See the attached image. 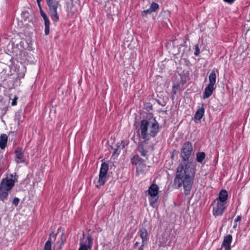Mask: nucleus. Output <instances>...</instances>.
<instances>
[{"label": "nucleus", "mask_w": 250, "mask_h": 250, "mask_svg": "<svg viewBox=\"0 0 250 250\" xmlns=\"http://www.w3.org/2000/svg\"><path fill=\"white\" fill-rule=\"evenodd\" d=\"M192 150V146L189 142H187L183 145L181 153L183 160L177 168L174 181V185L177 188L183 186L186 195L190 193L195 174V167L188 161Z\"/></svg>", "instance_id": "f257e3e1"}, {"label": "nucleus", "mask_w": 250, "mask_h": 250, "mask_svg": "<svg viewBox=\"0 0 250 250\" xmlns=\"http://www.w3.org/2000/svg\"><path fill=\"white\" fill-rule=\"evenodd\" d=\"M159 129L157 122L154 120H143L141 122L140 130L142 138L147 141L150 137H155Z\"/></svg>", "instance_id": "f03ea898"}, {"label": "nucleus", "mask_w": 250, "mask_h": 250, "mask_svg": "<svg viewBox=\"0 0 250 250\" xmlns=\"http://www.w3.org/2000/svg\"><path fill=\"white\" fill-rule=\"evenodd\" d=\"M49 7V13L51 19L54 22L59 20V15L58 9L61 6L59 2L56 0H46Z\"/></svg>", "instance_id": "7ed1b4c3"}, {"label": "nucleus", "mask_w": 250, "mask_h": 250, "mask_svg": "<svg viewBox=\"0 0 250 250\" xmlns=\"http://www.w3.org/2000/svg\"><path fill=\"white\" fill-rule=\"evenodd\" d=\"M209 83L206 87L203 94V98H209L213 93L215 89V84L216 81V75L214 70H212L208 77Z\"/></svg>", "instance_id": "20e7f679"}, {"label": "nucleus", "mask_w": 250, "mask_h": 250, "mask_svg": "<svg viewBox=\"0 0 250 250\" xmlns=\"http://www.w3.org/2000/svg\"><path fill=\"white\" fill-rule=\"evenodd\" d=\"M108 170V165L106 163H103L101 165L99 175L98 184L96 185L97 188H99L101 186L104 185L107 178V174Z\"/></svg>", "instance_id": "39448f33"}, {"label": "nucleus", "mask_w": 250, "mask_h": 250, "mask_svg": "<svg viewBox=\"0 0 250 250\" xmlns=\"http://www.w3.org/2000/svg\"><path fill=\"white\" fill-rule=\"evenodd\" d=\"M211 206H212L213 214L215 217L222 215L227 207L226 204L225 203L215 200L213 202Z\"/></svg>", "instance_id": "423d86ee"}, {"label": "nucleus", "mask_w": 250, "mask_h": 250, "mask_svg": "<svg viewBox=\"0 0 250 250\" xmlns=\"http://www.w3.org/2000/svg\"><path fill=\"white\" fill-rule=\"evenodd\" d=\"M15 161L17 164L23 163L25 161V157L24 152L21 147H18L14 151Z\"/></svg>", "instance_id": "0eeeda50"}, {"label": "nucleus", "mask_w": 250, "mask_h": 250, "mask_svg": "<svg viewBox=\"0 0 250 250\" xmlns=\"http://www.w3.org/2000/svg\"><path fill=\"white\" fill-rule=\"evenodd\" d=\"M16 178L14 180L11 179H3L0 184V187L9 191L14 186Z\"/></svg>", "instance_id": "6e6552de"}, {"label": "nucleus", "mask_w": 250, "mask_h": 250, "mask_svg": "<svg viewBox=\"0 0 250 250\" xmlns=\"http://www.w3.org/2000/svg\"><path fill=\"white\" fill-rule=\"evenodd\" d=\"M80 244V247L79 250H90L93 244V238L92 236L88 235L85 243L81 242Z\"/></svg>", "instance_id": "1a4fd4ad"}, {"label": "nucleus", "mask_w": 250, "mask_h": 250, "mask_svg": "<svg viewBox=\"0 0 250 250\" xmlns=\"http://www.w3.org/2000/svg\"><path fill=\"white\" fill-rule=\"evenodd\" d=\"M41 16L42 17L45 26L44 33L45 35H48L50 32V21L46 15V14L42 10H41L40 12Z\"/></svg>", "instance_id": "9d476101"}, {"label": "nucleus", "mask_w": 250, "mask_h": 250, "mask_svg": "<svg viewBox=\"0 0 250 250\" xmlns=\"http://www.w3.org/2000/svg\"><path fill=\"white\" fill-rule=\"evenodd\" d=\"M41 16L42 17L45 26L44 33L45 35H48L50 32V21L46 15V14L42 10H41L40 12Z\"/></svg>", "instance_id": "9b49d317"}, {"label": "nucleus", "mask_w": 250, "mask_h": 250, "mask_svg": "<svg viewBox=\"0 0 250 250\" xmlns=\"http://www.w3.org/2000/svg\"><path fill=\"white\" fill-rule=\"evenodd\" d=\"M159 187L155 184H152L147 190L148 195L152 198L157 197L158 194Z\"/></svg>", "instance_id": "f8f14e48"}, {"label": "nucleus", "mask_w": 250, "mask_h": 250, "mask_svg": "<svg viewBox=\"0 0 250 250\" xmlns=\"http://www.w3.org/2000/svg\"><path fill=\"white\" fill-rule=\"evenodd\" d=\"M232 240V237L231 235L228 234L226 235L224 238L222 245V248H225V250H230V244L231 243Z\"/></svg>", "instance_id": "ddd939ff"}, {"label": "nucleus", "mask_w": 250, "mask_h": 250, "mask_svg": "<svg viewBox=\"0 0 250 250\" xmlns=\"http://www.w3.org/2000/svg\"><path fill=\"white\" fill-rule=\"evenodd\" d=\"M139 235L142 238L143 246H145L148 240V232L146 229L142 228L139 231Z\"/></svg>", "instance_id": "4468645a"}, {"label": "nucleus", "mask_w": 250, "mask_h": 250, "mask_svg": "<svg viewBox=\"0 0 250 250\" xmlns=\"http://www.w3.org/2000/svg\"><path fill=\"white\" fill-rule=\"evenodd\" d=\"M228 197V194L227 191L226 190L222 189L220 191L218 198L215 200L226 204Z\"/></svg>", "instance_id": "2eb2a0df"}, {"label": "nucleus", "mask_w": 250, "mask_h": 250, "mask_svg": "<svg viewBox=\"0 0 250 250\" xmlns=\"http://www.w3.org/2000/svg\"><path fill=\"white\" fill-rule=\"evenodd\" d=\"M146 141H144L142 142L139 146L138 150L141 154L144 156H146L147 153V148L146 147Z\"/></svg>", "instance_id": "dca6fc26"}, {"label": "nucleus", "mask_w": 250, "mask_h": 250, "mask_svg": "<svg viewBox=\"0 0 250 250\" xmlns=\"http://www.w3.org/2000/svg\"><path fill=\"white\" fill-rule=\"evenodd\" d=\"M121 146H122L123 148H124L125 146L124 141H122L120 144L118 143L117 144H116L115 146L111 147L112 149L113 150V155H117L119 154L120 151L119 150V149L120 147Z\"/></svg>", "instance_id": "f3484780"}, {"label": "nucleus", "mask_w": 250, "mask_h": 250, "mask_svg": "<svg viewBox=\"0 0 250 250\" xmlns=\"http://www.w3.org/2000/svg\"><path fill=\"white\" fill-rule=\"evenodd\" d=\"M7 136L6 134H1L0 136V147L4 149L7 144Z\"/></svg>", "instance_id": "a211bd4d"}, {"label": "nucleus", "mask_w": 250, "mask_h": 250, "mask_svg": "<svg viewBox=\"0 0 250 250\" xmlns=\"http://www.w3.org/2000/svg\"><path fill=\"white\" fill-rule=\"evenodd\" d=\"M205 113V108L204 107H202L199 108L196 112L194 115V118L196 120H200L203 117Z\"/></svg>", "instance_id": "6ab92c4d"}, {"label": "nucleus", "mask_w": 250, "mask_h": 250, "mask_svg": "<svg viewBox=\"0 0 250 250\" xmlns=\"http://www.w3.org/2000/svg\"><path fill=\"white\" fill-rule=\"evenodd\" d=\"M8 195V191L0 187V201H3L7 199Z\"/></svg>", "instance_id": "aec40b11"}, {"label": "nucleus", "mask_w": 250, "mask_h": 250, "mask_svg": "<svg viewBox=\"0 0 250 250\" xmlns=\"http://www.w3.org/2000/svg\"><path fill=\"white\" fill-rule=\"evenodd\" d=\"M206 156V154L203 152H198L196 154V160L198 162L202 163Z\"/></svg>", "instance_id": "412c9836"}, {"label": "nucleus", "mask_w": 250, "mask_h": 250, "mask_svg": "<svg viewBox=\"0 0 250 250\" xmlns=\"http://www.w3.org/2000/svg\"><path fill=\"white\" fill-rule=\"evenodd\" d=\"M52 238L50 237L48 240L46 241L45 246L44 250H52Z\"/></svg>", "instance_id": "4be33fe9"}, {"label": "nucleus", "mask_w": 250, "mask_h": 250, "mask_svg": "<svg viewBox=\"0 0 250 250\" xmlns=\"http://www.w3.org/2000/svg\"><path fill=\"white\" fill-rule=\"evenodd\" d=\"M159 8V5L156 2H152L151 4L150 8L153 12H155Z\"/></svg>", "instance_id": "5701e85b"}, {"label": "nucleus", "mask_w": 250, "mask_h": 250, "mask_svg": "<svg viewBox=\"0 0 250 250\" xmlns=\"http://www.w3.org/2000/svg\"><path fill=\"white\" fill-rule=\"evenodd\" d=\"M157 199H158V197L156 198H152L151 197V198L149 199V203H150V205L153 207H154V205L155 204V203H156L157 201Z\"/></svg>", "instance_id": "b1692460"}, {"label": "nucleus", "mask_w": 250, "mask_h": 250, "mask_svg": "<svg viewBox=\"0 0 250 250\" xmlns=\"http://www.w3.org/2000/svg\"><path fill=\"white\" fill-rule=\"evenodd\" d=\"M179 88V85L178 84H174L172 86V93L173 94H175L177 92V90Z\"/></svg>", "instance_id": "393cba45"}, {"label": "nucleus", "mask_w": 250, "mask_h": 250, "mask_svg": "<svg viewBox=\"0 0 250 250\" xmlns=\"http://www.w3.org/2000/svg\"><path fill=\"white\" fill-rule=\"evenodd\" d=\"M194 49L195 50V51L194 52V55L196 56H198L199 54H200V49H199V48L198 45H195Z\"/></svg>", "instance_id": "a878e982"}, {"label": "nucleus", "mask_w": 250, "mask_h": 250, "mask_svg": "<svg viewBox=\"0 0 250 250\" xmlns=\"http://www.w3.org/2000/svg\"><path fill=\"white\" fill-rule=\"evenodd\" d=\"M20 200L18 198L15 197L14 198L12 201V203L13 205H14L15 206H17L18 205L19 203Z\"/></svg>", "instance_id": "bb28decb"}, {"label": "nucleus", "mask_w": 250, "mask_h": 250, "mask_svg": "<svg viewBox=\"0 0 250 250\" xmlns=\"http://www.w3.org/2000/svg\"><path fill=\"white\" fill-rule=\"evenodd\" d=\"M18 99V97L17 96H15L14 98V99L12 100V102L11 103V105L12 106L16 105L17 104V101Z\"/></svg>", "instance_id": "cd10ccee"}, {"label": "nucleus", "mask_w": 250, "mask_h": 250, "mask_svg": "<svg viewBox=\"0 0 250 250\" xmlns=\"http://www.w3.org/2000/svg\"><path fill=\"white\" fill-rule=\"evenodd\" d=\"M143 12L144 13H146V14H150L151 13H152V11H151V9L149 8V9L146 10H144L143 11Z\"/></svg>", "instance_id": "c85d7f7f"}, {"label": "nucleus", "mask_w": 250, "mask_h": 250, "mask_svg": "<svg viewBox=\"0 0 250 250\" xmlns=\"http://www.w3.org/2000/svg\"><path fill=\"white\" fill-rule=\"evenodd\" d=\"M235 0H224V1L229 4H232Z\"/></svg>", "instance_id": "c756f323"}, {"label": "nucleus", "mask_w": 250, "mask_h": 250, "mask_svg": "<svg viewBox=\"0 0 250 250\" xmlns=\"http://www.w3.org/2000/svg\"><path fill=\"white\" fill-rule=\"evenodd\" d=\"M241 217L240 216H237L235 219V222H237L238 221H239L241 220Z\"/></svg>", "instance_id": "7c9ffc66"}, {"label": "nucleus", "mask_w": 250, "mask_h": 250, "mask_svg": "<svg viewBox=\"0 0 250 250\" xmlns=\"http://www.w3.org/2000/svg\"><path fill=\"white\" fill-rule=\"evenodd\" d=\"M138 158V157H135L133 159H132V163L133 164H137V162L135 161L136 160H137Z\"/></svg>", "instance_id": "2f4dec72"}, {"label": "nucleus", "mask_w": 250, "mask_h": 250, "mask_svg": "<svg viewBox=\"0 0 250 250\" xmlns=\"http://www.w3.org/2000/svg\"><path fill=\"white\" fill-rule=\"evenodd\" d=\"M144 246H143V245H141V247L138 249V250H144Z\"/></svg>", "instance_id": "473e14b6"}, {"label": "nucleus", "mask_w": 250, "mask_h": 250, "mask_svg": "<svg viewBox=\"0 0 250 250\" xmlns=\"http://www.w3.org/2000/svg\"><path fill=\"white\" fill-rule=\"evenodd\" d=\"M38 6H39V7L40 8V12H41V10H42V7H41V3L38 4Z\"/></svg>", "instance_id": "72a5a7b5"}, {"label": "nucleus", "mask_w": 250, "mask_h": 250, "mask_svg": "<svg viewBox=\"0 0 250 250\" xmlns=\"http://www.w3.org/2000/svg\"><path fill=\"white\" fill-rule=\"evenodd\" d=\"M139 245V242H136L135 244H134V246L135 247H137L138 245Z\"/></svg>", "instance_id": "f704fd0d"}, {"label": "nucleus", "mask_w": 250, "mask_h": 250, "mask_svg": "<svg viewBox=\"0 0 250 250\" xmlns=\"http://www.w3.org/2000/svg\"><path fill=\"white\" fill-rule=\"evenodd\" d=\"M41 1H42V0H37V2L38 4L41 3Z\"/></svg>", "instance_id": "c9c22d12"}, {"label": "nucleus", "mask_w": 250, "mask_h": 250, "mask_svg": "<svg viewBox=\"0 0 250 250\" xmlns=\"http://www.w3.org/2000/svg\"><path fill=\"white\" fill-rule=\"evenodd\" d=\"M236 227H237V224H235L233 226V228H236Z\"/></svg>", "instance_id": "e433bc0d"}, {"label": "nucleus", "mask_w": 250, "mask_h": 250, "mask_svg": "<svg viewBox=\"0 0 250 250\" xmlns=\"http://www.w3.org/2000/svg\"><path fill=\"white\" fill-rule=\"evenodd\" d=\"M140 168V165L138 166L137 168V170H138Z\"/></svg>", "instance_id": "4c0bfd02"}, {"label": "nucleus", "mask_w": 250, "mask_h": 250, "mask_svg": "<svg viewBox=\"0 0 250 250\" xmlns=\"http://www.w3.org/2000/svg\"><path fill=\"white\" fill-rule=\"evenodd\" d=\"M53 237H54V239H55V237L54 235H53Z\"/></svg>", "instance_id": "58836bf2"}, {"label": "nucleus", "mask_w": 250, "mask_h": 250, "mask_svg": "<svg viewBox=\"0 0 250 250\" xmlns=\"http://www.w3.org/2000/svg\"><path fill=\"white\" fill-rule=\"evenodd\" d=\"M219 250H221V249H219Z\"/></svg>", "instance_id": "ea45409f"}]
</instances>
